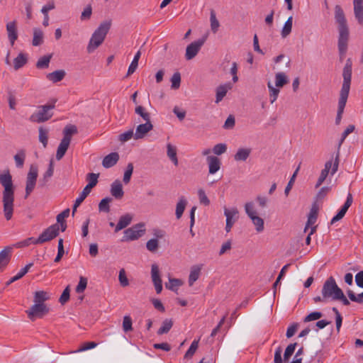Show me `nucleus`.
Wrapping results in <instances>:
<instances>
[{"instance_id": "1", "label": "nucleus", "mask_w": 363, "mask_h": 363, "mask_svg": "<svg viewBox=\"0 0 363 363\" xmlns=\"http://www.w3.org/2000/svg\"><path fill=\"white\" fill-rule=\"evenodd\" d=\"M0 184L4 187L2 191L3 213L6 220H11L14 211L15 186L9 170L0 174Z\"/></svg>"}, {"instance_id": "2", "label": "nucleus", "mask_w": 363, "mask_h": 363, "mask_svg": "<svg viewBox=\"0 0 363 363\" xmlns=\"http://www.w3.org/2000/svg\"><path fill=\"white\" fill-rule=\"evenodd\" d=\"M352 64L351 59H347L346 60V63L344 67L342 73L343 83L340 90V99L338 101V109L335 118V123L337 125L340 124L341 121L342 115L344 112V108L345 107L347 100L349 96L352 78Z\"/></svg>"}, {"instance_id": "3", "label": "nucleus", "mask_w": 363, "mask_h": 363, "mask_svg": "<svg viewBox=\"0 0 363 363\" xmlns=\"http://www.w3.org/2000/svg\"><path fill=\"white\" fill-rule=\"evenodd\" d=\"M334 18L339 32L338 50L341 54H344L347 48L349 38V28L343 9L340 5L335 6Z\"/></svg>"}, {"instance_id": "4", "label": "nucleus", "mask_w": 363, "mask_h": 363, "mask_svg": "<svg viewBox=\"0 0 363 363\" xmlns=\"http://www.w3.org/2000/svg\"><path fill=\"white\" fill-rule=\"evenodd\" d=\"M111 26V21H105L100 23L99 26L92 34L87 45V52H93L104 41L105 38Z\"/></svg>"}, {"instance_id": "5", "label": "nucleus", "mask_w": 363, "mask_h": 363, "mask_svg": "<svg viewBox=\"0 0 363 363\" xmlns=\"http://www.w3.org/2000/svg\"><path fill=\"white\" fill-rule=\"evenodd\" d=\"M56 102L57 99H53L46 104L38 106L37 111L29 117V121L32 123H42L51 119L54 115L53 110Z\"/></svg>"}, {"instance_id": "6", "label": "nucleus", "mask_w": 363, "mask_h": 363, "mask_svg": "<svg viewBox=\"0 0 363 363\" xmlns=\"http://www.w3.org/2000/svg\"><path fill=\"white\" fill-rule=\"evenodd\" d=\"M342 289L337 286L335 279L330 277L323 284L321 294L328 300L336 301L337 295Z\"/></svg>"}, {"instance_id": "7", "label": "nucleus", "mask_w": 363, "mask_h": 363, "mask_svg": "<svg viewBox=\"0 0 363 363\" xmlns=\"http://www.w3.org/2000/svg\"><path fill=\"white\" fill-rule=\"evenodd\" d=\"M245 210L247 215L252 220L255 226L256 230L258 233L264 230V220L257 216V212L255 209V204L253 202H247L245 205Z\"/></svg>"}, {"instance_id": "8", "label": "nucleus", "mask_w": 363, "mask_h": 363, "mask_svg": "<svg viewBox=\"0 0 363 363\" xmlns=\"http://www.w3.org/2000/svg\"><path fill=\"white\" fill-rule=\"evenodd\" d=\"M145 224L143 223L135 224L124 231V235L122 241L138 240L145 234Z\"/></svg>"}, {"instance_id": "9", "label": "nucleus", "mask_w": 363, "mask_h": 363, "mask_svg": "<svg viewBox=\"0 0 363 363\" xmlns=\"http://www.w3.org/2000/svg\"><path fill=\"white\" fill-rule=\"evenodd\" d=\"M50 311L49 307L46 304H34L26 312L28 318L33 321L36 318H42L46 315Z\"/></svg>"}, {"instance_id": "10", "label": "nucleus", "mask_w": 363, "mask_h": 363, "mask_svg": "<svg viewBox=\"0 0 363 363\" xmlns=\"http://www.w3.org/2000/svg\"><path fill=\"white\" fill-rule=\"evenodd\" d=\"M355 129V126L354 125H349L347 128L344 130L342 134V137L338 143L337 151L335 152V156L334 159L333 167L331 171V175H334L337 171L338 170L339 163H340V147L342 144L343 143L345 138L347 137L349 134L352 133Z\"/></svg>"}, {"instance_id": "11", "label": "nucleus", "mask_w": 363, "mask_h": 363, "mask_svg": "<svg viewBox=\"0 0 363 363\" xmlns=\"http://www.w3.org/2000/svg\"><path fill=\"white\" fill-rule=\"evenodd\" d=\"M60 225L57 223L50 225L40 235L35 242L42 244L52 240L58 235Z\"/></svg>"}, {"instance_id": "12", "label": "nucleus", "mask_w": 363, "mask_h": 363, "mask_svg": "<svg viewBox=\"0 0 363 363\" xmlns=\"http://www.w3.org/2000/svg\"><path fill=\"white\" fill-rule=\"evenodd\" d=\"M38 175V169L36 166L31 165L26 177V196L27 198L35 189Z\"/></svg>"}, {"instance_id": "13", "label": "nucleus", "mask_w": 363, "mask_h": 363, "mask_svg": "<svg viewBox=\"0 0 363 363\" xmlns=\"http://www.w3.org/2000/svg\"><path fill=\"white\" fill-rule=\"evenodd\" d=\"M206 41V38H203L196 41L190 43L186 49L185 57L187 60H190L195 57L201 47Z\"/></svg>"}, {"instance_id": "14", "label": "nucleus", "mask_w": 363, "mask_h": 363, "mask_svg": "<svg viewBox=\"0 0 363 363\" xmlns=\"http://www.w3.org/2000/svg\"><path fill=\"white\" fill-rule=\"evenodd\" d=\"M151 278L157 294H160L162 291V281L160 277L159 267L156 264H152L151 266Z\"/></svg>"}, {"instance_id": "15", "label": "nucleus", "mask_w": 363, "mask_h": 363, "mask_svg": "<svg viewBox=\"0 0 363 363\" xmlns=\"http://www.w3.org/2000/svg\"><path fill=\"white\" fill-rule=\"evenodd\" d=\"M12 250V246H6L0 252V269H4L10 262Z\"/></svg>"}, {"instance_id": "16", "label": "nucleus", "mask_w": 363, "mask_h": 363, "mask_svg": "<svg viewBox=\"0 0 363 363\" xmlns=\"http://www.w3.org/2000/svg\"><path fill=\"white\" fill-rule=\"evenodd\" d=\"M153 125L151 121H145V123L140 124L137 126L134 138L135 140L144 138L146 133L152 130Z\"/></svg>"}, {"instance_id": "17", "label": "nucleus", "mask_w": 363, "mask_h": 363, "mask_svg": "<svg viewBox=\"0 0 363 363\" xmlns=\"http://www.w3.org/2000/svg\"><path fill=\"white\" fill-rule=\"evenodd\" d=\"M334 161L333 158L325 163L324 168L321 170L320 175L315 184V188L319 187L327 178L328 174L332 171Z\"/></svg>"}, {"instance_id": "18", "label": "nucleus", "mask_w": 363, "mask_h": 363, "mask_svg": "<svg viewBox=\"0 0 363 363\" xmlns=\"http://www.w3.org/2000/svg\"><path fill=\"white\" fill-rule=\"evenodd\" d=\"M6 31L8 34V38L10 41L11 45H13L15 41L18 38V33H17V27H16V21H13L9 22L6 24Z\"/></svg>"}, {"instance_id": "19", "label": "nucleus", "mask_w": 363, "mask_h": 363, "mask_svg": "<svg viewBox=\"0 0 363 363\" xmlns=\"http://www.w3.org/2000/svg\"><path fill=\"white\" fill-rule=\"evenodd\" d=\"M353 6L355 18L363 26V0H353Z\"/></svg>"}, {"instance_id": "20", "label": "nucleus", "mask_w": 363, "mask_h": 363, "mask_svg": "<svg viewBox=\"0 0 363 363\" xmlns=\"http://www.w3.org/2000/svg\"><path fill=\"white\" fill-rule=\"evenodd\" d=\"M111 194L116 199H121L124 195L123 186L119 180H115L111 185Z\"/></svg>"}, {"instance_id": "21", "label": "nucleus", "mask_w": 363, "mask_h": 363, "mask_svg": "<svg viewBox=\"0 0 363 363\" xmlns=\"http://www.w3.org/2000/svg\"><path fill=\"white\" fill-rule=\"evenodd\" d=\"M119 160L118 152H111L105 156L102 161V165L105 168H111L113 167Z\"/></svg>"}, {"instance_id": "22", "label": "nucleus", "mask_w": 363, "mask_h": 363, "mask_svg": "<svg viewBox=\"0 0 363 363\" xmlns=\"http://www.w3.org/2000/svg\"><path fill=\"white\" fill-rule=\"evenodd\" d=\"M207 162L209 167V173L213 174L217 172L220 168V161L215 156H208Z\"/></svg>"}, {"instance_id": "23", "label": "nucleus", "mask_w": 363, "mask_h": 363, "mask_svg": "<svg viewBox=\"0 0 363 363\" xmlns=\"http://www.w3.org/2000/svg\"><path fill=\"white\" fill-rule=\"evenodd\" d=\"M71 141H69L67 138H62L57 147L56 153V159L60 160L65 155Z\"/></svg>"}, {"instance_id": "24", "label": "nucleus", "mask_w": 363, "mask_h": 363, "mask_svg": "<svg viewBox=\"0 0 363 363\" xmlns=\"http://www.w3.org/2000/svg\"><path fill=\"white\" fill-rule=\"evenodd\" d=\"M71 141H69L67 138H62L57 147L56 153V159L60 160L65 155Z\"/></svg>"}, {"instance_id": "25", "label": "nucleus", "mask_w": 363, "mask_h": 363, "mask_svg": "<svg viewBox=\"0 0 363 363\" xmlns=\"http://www.w3.org/2000/svg\"><path fill=\"white\" fill-rule=\"evenodd\" d=\"M232 89V86L230 83H227L223 85H220L216 89V103H219L223 100V97L226 95L228 90Z\"/></svg>"}, {"instance_id": "26", "label": "nucleus", "mask_w": 363, "mask_h": 363, "mask_svg": "<svg viewBox=\"0 0 363 363\" xmlns=\"http://www.w3.org/2000/svg\"><path fill=\"white\" fill-rule=\"evenodd\" d=\"M66 75L64 69H58L47 74V79L53 82L57 83L62 81Z\"/></svg>"}, {"instance_id": "27", "label": "nucleus", "mask_w": 363, "mask_h": 363, "mask_svg": "<svg viewBox=\"0 0 363 363\" xmlns=\"http://www.w3.org/2000/svg\"><path fill=\"white\" fill-rule=\"evenodd\" d=\"M186 205L187 200L186 199V198L184 196H180L176 205L175 215L177 219L181 218V217L182 216Z\"/></svg>"}, {"instance_id": "28", "label": "nucleus", "mask_w": 363, "mask_h": 363, "mask_svg": "<svg viewBox=\"0 0 363 363\" xmlns=\"http://www.w3.org/2000/svg\"><path fill=\"white\" fill-rule=\"evenodd\" d=\"M50 298L48 292L45 291H37L34 293L33 302L39 304H45V301Z\"/></svg>"}, {"instance_id": "29", "label": "nucleus", "mask_w": 363, "mask_h": 363, "mask_svg": "<svg viewBox=\"0 0 363 363\" xmlns=\"http://www.w3.org/2000/svg\"><path fill=\"white\" fill-rule=\"evenodd\" d=\"M131 220L132 216L128 213L121 216L116 226L115 232L117 233L119 230L126 228L131 223Z\"/></svg>"}, {"instance_id": "30", "label": "nucleus", "mask_w": 363, "mask_h": 363, "mask_svg": "<svg viewBox=\"0 0 363 363\" xmlns=\"http://www.w3.org/2000/svg\"><path fill=\"white\" fill-rule=\"evenodd\" d=\"M53 172H54V162H53V160H51L50 161V164H49L47 171L43 174V178L40 180V185L41 186H44L47 184L49 179H50V177H52V176L53 175Z\"/></svg>"}, {"instance_id": "31", "label": "nucleus", "mask_w": 363, "mask_h": 363, "mask_svg": "<svg viewBox=\"0 0 363 363\" xmlns=\"http://www.w3.org/2000/svg\"><path fill=\"white\" fill-rule=\"evenodd\" d=\"M28 62L27 55L21 52L13 60V68L15 70H18L23 67Z\"/></svg>"}, {"instance_id": "32", "label": "nucleus", "mask_w": 363, "mask_h": 363, "mask_svg": "<svg viewBox=\"0 0 363 363\" xmlns=\"http://www.w3.org/2000/svg\"><path fill=\"white\" fill-rule=\"evenodd\" d=\"M317 217H318V208L315 206H313L311 211H310V213L308 216V220H307V223H306V225L305 226V228H304V232H306L311 225H313L316 220H317Z\"/></svg>"}, {"instance_id": "33", "label": "nucleus", "mask_w": 363, "mask_h": 363, "mask_svg": "<svg viewBox=\"0 0 363 363\" xmlns=\"http://www.w3.org/2000/svg\"><path fill=\"white\" fill-rule=\"evenodd\" d=\"M250 148H239L234 155L235 161H246L251 153Z\"/></svg>"}, {"instance_id": "34", "label": "nucleus", "mask_w": 363, "mask_h": 363, "mask_svg": "<svg viewBox=\"0 0 363 363\" xmlns=\"http://www.w3.org/2000/svg\"><path fill=\"white\" fill-rule=\"evenodd\" d=\"M201 267L197 265H194L191 267L190 274L189 276V285L191 286L194 282L199 278Z\"/></svg>"}, {"instance_id": "35", "label": "nucleus", "mask_w": 363, "mask_h": 363, "mask_svg": "<svg viewBox=\"0 0 363 363\" xmlns=\"http://www.w3.org/2000/svg\"><path fill=\"white\" fill-rule=\"evenodd\" d=\"M167 155L170 160L174 163L175 166L178 165V159L177 156V148L172 144L168 143L167 145Z\"/></svg>"}, {"instance_id": "36", "label": "nucleus", "mask_w": 363, "mask_h": 363, "mask_svg": "<svg viewBox=\"0 0 363 363\" xmlns=\"http://www.w3.org/2000/svg\"><path fill=\"white\" fill-rule=\"evenodd\" d=\"M140 56H141V52L139 50L135 55L134 58L128 67L126 77H128L130 75H131L132 74H133L135 72V70L138 66V61L140 60Z\"/></svg>"}, {"instance_id": "37", "label": "nucleus", "mask_w": 363, "mask_h": 363, "mask_svg": "<svg viewBox=\"0 0 363 363\" xmlns=\"http://www.w3.org/2000/svg\"><path fill=\"white\" fill-rule=\"evenodd\" d=\"M43 32L40 28L33 29V38L32 44L33 46L40 45L43 43Z\"/></svg>"}, {"instance_id": "38", "label": "nucleus", "mask_w": 363, "mask_h": 363, "mask_svg": "<svg viewBox=\"0 0 363 363\" xmlns=\"http://www.w3.org/2000/svg\"><path fill=\"white\" fill-rule=\"evenodd\" d=\"M238 214V211L236 208L228 209L224 208V215L226 217V222L228 223H235L236 218H234Z\"/></svg>"}, {"instance_id": "39", "label": "nucleus", "mask_w": 363, "mask_h": 363, "mask_svg": "<svg viewBox=\"0 0 363 363\" xmlns=\"http://www.w3.org/2000/svg\"><path fill=\"white\" fill-rule=\"evenodd\" d=\"M77 133V128L74 125H67L65 127L63 130V138H67L69 141H71L72 136L74 134Z\"/></svg>"}, {"instance_id": "40", "label": "nucleus", "mask_w": 363, "mask_h": 363, "mask_svg": "<svg viewBox=\"0 0 363 363\" xmlns=\"http://www.w3.org/2000/svg\"><path fill=\"white\" fill-rule=\"evenodd\" d=\"M52 55H44L38 59V60L36 62V67L38 69H46L49 67L50 60L52 58Z\"/></svg>"}, {"instance_id": "41", "label": "nucleus", "mask_w": 363, "mask_h": 363, "mask_svg": "<svg viewBox=\"0 0 363 363\" xmlns=\"http://www.w3.org/2000/svg\"><path fill=\"white\" fill-rule=\"evenodd\" d=\"M173 325V321L172 319L167 318L163 320L162 326L157 331L158 335H162L167 333Z\"/></svg>"}, {"instance_id": "42", "label": "nucleus", "mask_w": 363, "mask_h": 363, "mask_svg": "<svg viewBox=\"0 0 363 363\" xmlns=\"http://www.w3.org/2000/svg\"><path fill=\"white\" fill-rule=\"evenodd\" d=\"M292 23H293V17L289 16L286 21L285 22L284 27L281 30V37L285 38H286L291 32L292 29Z\"/></svg>"}, {"instance_id": "43", "label": "nucleus", "mask_w": 363, "mask_h": 363, "mask_svg": "<svg viewBox=\"0 0 363 363\" xmlns=\"http://www.w3.org/2000/svg\"><path fill=\"white\" fill-rule=\"evenodd\" d=\"M183 282L181 279L171 278L169 279V284H165V287L174 292L177 291L178 287L182 285Z\"/></svg>"}, {"instance_id": "44", "label": "nucleus", "mask_w": 363, "mask_h": 363, "mask_svg": "<svg viewBox=\"0 0 363 363\" xmlns=\"http://www.w3.org/2000/svg\"><path fill=\"white\" fill-rule=\"evenodd\" d=\"M112 201V199L110 197H106L99 202V211L100 212L108 213L110 211L109 203Z\"/></svg>"}, {"instance_id": "45", "label": "nucleus", "mask_w": 363, "mask_h": 363, "mask_svg": "<svg viewBox=\"0 0 363 363\" xmlns=\"http://www.w3.org/2000/svg\"><path fill=\"white\" fill-rule=\"evenodd\" d=\"M99 176V174L89 173L86 175V180L89 183L86 184V187L91 190L97 184Z\"/></svg>"}, {"instance_id": "46", "label": "nucleus", "mask_w": 363, "mask_h": 363, "mask_svg": "<svg viewBox=\"0 0 363 363\" xmlns=\"http://www.w3.org/2000/svg\"><path fill=\"white\" fill-rule=\"evenodd\" d=\"M211 29L213 33H216L220 26L219 21L216 18V13L213 10L211 11L210 15Z\"/></svg>"}, {"instance_id": "47", "label": "nucleus", "mask_w": 363, "mask_h": 363, "mask_svg": "<svg viewBox=\"0 0 363 363\" xmlns=\"http://www.w3.org/2000/svg\"><path fill=\"white\" fill-rule=\"evenodd\" d=\"M288 83V79L284 72H278L275 75V84L278 87H282Z\"/></svg>"}, {"instance_id": "48", "label": "nucleus", "mask_w": 363, "mask_h": 363, "mask_svg": "<svg viewBox=\"0 0 363 363\" xmlns=\"http://www.w3.org/2000/svg\"><path fill=\"white\" fill-rule=\"evenodd\" d=\"M135 113L141 116L145 121H150V114L145 110L143 106H136L135 108Z\"/></svg>"}, {"instance_id": "49", "label": "nucleus", "mask_w": 363, "mask_h": 363, "mask_svg": "<svg viewBox=\"0 0 363 363\" xmlns=\"http://www.w3.org/2000/svg\"><path fill=\"white\" fill-rule=\"evenodd\" d=\"M25 158L26 153L23 150L18 151V153L14 155V160L17 167L21 168L23 166Z\"/></svg>"}, {"instance_id": "50", "label": "nucleus", "mask_w": 363, "mask_h": 363, "mask_svg": "<svg viewBox=\"0 0 363 363\" xmlns=\"http://www.w3.org/2000/svg\"><path fill=\"white\" fill-rule=\"evenodd\" d=\"M133 172V163H128L126 167V169L124 172L123 179V182L125 184H127L130 182Z\"/></svg>"}, {"instance_id": "51", "label": "nucleus", "mask_w": 363, "mask_h": 363, "mask_svg": "<svg viewBox=\"0 0 363 363\" xmlns=\"http://www.w3.org/2000/svg\"><path fill=\"white\" fill-rule=\"evenodd\" d=\"M267 86L269 90V98L271 104H273L277 99L279 89L273 86L271 82H268Z\"/></svg>"}, {"instance_id": "52", "label": "nucleus", "mask_w": 363, "mask_h": 363, "mask_svg": "<svg viewBox=\"0 0 363 363\" xmlns=\"http://www.w3.org/2000/svg\"><path fill=\"white\" fill-rule=\"evenodd\" d=\"M199 347V340H194L186 352L185 353L184 358L189 359L193 357L194 353L196 352V350Z\"/></svg>"}, {"instance_id": "53", "label": "nucleus", "mask_w": 363, "mask_h": 363, "mask_svg": "<svg viewBox=\"0 0 363 363\" xmlns=\"http://www.w3.org/2000/svg\"><path fill=\"white\" fill-rule=\"evenodd\" d=\"M39 131V140L43 145L44 147H47L48 145V130L44 129L43 127H40L38 129Z\"/></svg>"}, {"instance_id": "54", "label": "nucleus", "mask_w": 363, "mask_h": 363, "mask_svg": "<svg viewBox=\"0 0 363 363\" xmlns=\"http://www.w3.org/2000/svg\"><path fill=\"white\" fill-rule=\"evenodd\" d=\"M172 85L171 87L173 89H178L180 86L181 83V74L179 72H177L174 73L171 78Z\"/></svg>"}, {"instance_id": "55", "label": "nucleus", "mask_w": 363, "mask_h": 363, "mask_svg": "<svg viewBox=\"0 0 363 363\" xmlns=\"http://www.w3.org/2000/svg\"><path fill=\"white\" fill-rule=\"evenodd\" d=\"M146 247L150 252H155L159 247V242L157 239L152 238L149 240L146 243Z\"/></svg>"}, {"instance_id": "56", "label": "nucleus", "mask_w": 363, "mask_h": 363, "mask_svg": "<svg viewBox=\"0 0 363 363\" xmlns=\"http://www.w3.org/2000/svg\"><path fill=\"white\" fill-rule=\"evenodd\" d=\"M87 279L84 277L81 276L79 277V281L76 287V292L78 294L83 293L87 286Z\"/></svg>"}, {"instance_id": "57", "label": "nucleus", "mask_w": 363, "mask_h": 363, "mask_svg": "<svg viewBox=\"0 0 363 363\" xmlns=\"http://www.w3.org/2000/svg\"><path fill=\"white\" fill-rule=\"evenodd\" d=\"M297 345V343H291L289 345L284 352V360L287 361L291 357V356L293 354V353L295 351L296 347Z\"/></svg>"}, {"instance_id": "58", "label": "nucleus", "mask_w": 363, "mask_h": 363, "mask_svg": "<svg viewBox=\"0 0 363 363\" xmlns=\"http://www.w3.org/2000/svg\"><path fill=\"white\" fill-rule=\"evenodd\" d=\"M65 254L63 246V239L60 238L58 240L57 255L55 259V262H59Z\"/></svg>"}, {"instance_id": "59", "label": "nucleus", "mask_w": 363, "mask_h": 363, "mask_svg": "<svg viewBox=\"0 0 363 363\" xmlns=\"http://www.w3.org/2000/svg\"><path fill=\"white\" fill-rule=\"evenodd\" d=\"M118 280H119L120 284L123 287H125L129 285V281L126 277L125 271L124 269H121L119 271Z\"/></svg>"}, {"instance_id": "60", "label": "nucleus", "mask_w": 363, "mask_h": 363, "mask_svg": "<svg viewBox=\"0 0 363 363\" xmlns=\"http://www.w3.org/2000/svg\"><path fill=\"white\" fill-rule=\"evenodd\" d=\"M33 265V263H29L25 266V267L22 268L20 272L13 277V281H17L21 279L30 269V267Z\"/></svg>"}, {"instance_id": "61", "label": "nucleus", "mask_w": 363, "mask_h": 363, "mask_svg": "<svg viewBox=\"0 0 363 363\" xmlns=\"http://www.w3.org/2000/svg\"><path fill=\"white\" fill-rule=\"evenodd\" d=\"M37 239L34 238H28L24 240L20 241L17 242L15 246L16 247H23L30 245V244L38 245V243L35 242Z\"/></svg>"}, {"instance_id": "62", "label": "nucleus", "mask_w": 363, "mask_h": 363, "mask_svg": "<svg viewBox=\"0 0 363 363\" xmlns=\"http://www.w3.org/2000/svg\"><path fill=\"white\" fill-rule=\"evenodd\" d=\"M323 316V313L318 311H315L309 313L304 318L303 321L305 323L316 320Z\"/></svg>"}, {"instance_id": "63", "label": "nucleus", "mask_w": 363, "mask_h": 363, "mask_svg": "<svg viewBox=\"0 0 363 363\" xmlns=\"http://www.w3.org/2000/svg\"><path fill=\"white\" fill-rule=\"evenodd\" d=\"M227 150V145L224 143H218L213 148V152L215 155H220L225 153Z\"/></svg>"}, {"instance_id": "64", "label": "nucleus", "mask_w": 363, "mask_h": 363, "mask_svg": "<svg viewBox=\"0 0 363 363\" xmlns=\"http://www.w3.org/2000/svg\"><path fill=\"white\" fill-rule=\"evenodd\" d=\"M198 196H199V201L201 203H202L205 206H208L210 204V200L207 197L203 189H199Z\"/></svg>"}]
</instances>
